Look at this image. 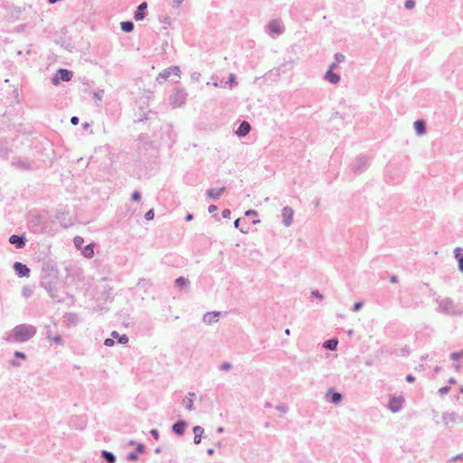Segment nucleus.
Returning a JSON list of instances; mask_svg holds the SVG:
<instances>
[{
  "label": "nucleus",
  "instance_id": "a211bd4d",
  "mask_svg": "<svg viewBox=\"0 0 463 463\" xmlns=\"http://www.w3.org/2000/svg\"><path fill=\"white\" fill-rule=\"evenodd\" d=\"M269 28L270 32L274 33H279L281 32L280 24L276 21L271 22L269 24Z\"/></svg>",
  "mask_w": 463,
  "mask_h": 463
},
{
  "label": "nucleus",
  "instance_id": "ea45409f",
  "mask_svg": "<svg viewBox=\"0 0 463 463\" xmlns=\"http://www.w3.org/2000/svg\"><path fill=\"white\" fill-rule=\"evenodd\" d=\"M53 340H54L55 342H57V343L61 342V336H55V337L53 338Z\"/></svg>",
  "mask_w": 463,
  "mask_h": 463
},
{
  "label": "nucleus",
  "instance_id": "6ab92c4d",
  "mask_svg": "<svg viewBox=\"0 0 463 463\" xmlns=\"http://www.w3.org/2000/svg\"><path fill=\"white\" fill-rule=\"evenodd\" d=\"M83 255L86 257V258H92L93 255H94V250H93V246L90 244V245H88L84 248L83 250Z\"/></svg>",
  "mask_w": 463,
  "mask_h": 463
},
{
  "label": "nucleus",
  "instance_id": "49530a36",
  "mask_svg": "<svg viewBox=\"0 0 463 463\" xmlns=\"http://www.w3.org/2000/svg\"><path fill=\"white\" fill-rule=\"evenodd\" d=\"M177 1V4H181L183 2V0H176Z\"/></svg>",
  "mask_w": 463,
  "mask_h": 463
},
{
  "label": "nucleus",
  "instance_id": "f3484780",
  "mask_svg": "<svg viewBox=\"0 0 463 463\" xmlns=\"http://www.w3.org/2000/svg\"><path fill=\"white\" fill-rule=\"evenodd\" d=\"M184 429H185V424L181 421L174 424V426H173V430L179 435H182L184 433Z\"/></svg>",
  "mask_w": 463,
  "mask_h": 463
},
{
  "label": "nucleus",
  "instance_id": "2f4dec72",
  "mask_svg": "<svg viewBox=\"0 0 463 463\" xmlns=\"http://www.w3.org/2000/svg\"><path fill=\"white\" fill-rule=\"evenodd\" d=\"M335 60L336 61L340 62V61H343L345 60V56L343 54H335Z\"/></svg>",
  "mask_w": 463,
  "mask_h": 463
},
{
  "label": "nucleus",
  "instance_id": "f03ea898",
  "mask_svg": "<svg viewBox=\"0 0 463 463\" xmlns=\"http://www.w3.org/2000/svg\"><path fill=\"white\" fill-rule=\"evenodd\" d=\"M404 402V399L403 397L402 396H398V397H392L390 399V402H389V409L392 411V412H397L401 410L402 404Z\"/></svg>",
  "mask_w": 463,
  "mask_h": 463
},
{
  "label": "nucleus",
  "instance_id": "6e6552de",
  "mask_svg": "<svg viewBox=\"0 0 463 463\" xmlns=\"http://www.w3.org/2000/svg\"><path fill=\"white\" fill-rule=\"evenodd\" d=\"M250 130V125L247 121H243L238 128L236 134L240 137L246 136Z\"/></svg>",
  "mask_w": 463,
  "mask_h": 463
},
{
  "label": "nucleus",
  "instance_id": "5701e85b",
  "mask_svg": "<svg viewBox=\"0 0 463 463\" xmlns=\"http://www.w3.org/2000/svg\"><path fill=\"white\" fill-rule=\"evenodd\" d=\"M176 285L180 288H184L188 284V280L183 277H180L175 281Z\"/></svg>",
  "mask_w": 463,
  "mask_h": 463
},
{
  "label": "nucleus",
  "instance_id": "1a4fd4ad",
  "mask_svg": "<svg viewBox=\"0 0 463 463\" xmlns=\"http://www.w3.org/2000/svg\"><path fill=\"white\" fill-rule=\"evenodd\" d=\"M58 74L60 75V80L63 81H69L72 77V72L65 69H60Z\"/></svg>",
  "mask_w": 463,
  "mask_h": 463
},
{
  "label": "nucleus",
  "instance_id": "79ce46f5",
  "mask_svg": "<svg viewBox=\"0 0 463 463\" xmlns=\"http://www.w3.org/2000/svg\"><path fill=\"white\" fill-rule=\"evenodd\" d=\"M222 369H225V370H228L230 369L231 365L230 364H222Z\"/></svg>",
  "mask_w": 463,
  "mask_h": 463
},
{
  "label": "nucleus",
  "instance_id": "a19ab883",
  "mask_svg": "<svg viewBox=\"0 0 463 463\" xmlns=\"http://www.w3.org/2000/svg\"><path fill=\"white\" fill-rule=\"evenodd\" d=\"M391 282H392V283H395V282H397V277L392 276V277L391 278Z\"/></svg>",
  "mask_w": 463,
  "mask_h": 463
},
{
  "label": "nucleus",
  "instance_id": "58836bf2",
  "mask_svg": "<svg viewBox=\"0 0 463 463\" xmlns=\"http://www.w3.org/2000/svg\"><path fill=\"white\" fill-rule=\"evenodd\" d=\"M151 433L153 434V436H155V438H156V439H157V437H158V431H157L156 430H153L151 431Z\"/></svg>",
  "mask_w": 463,
  "mask_h": 463
},
{
  "label": "nucleus",
  "instance_id": "0eeeda50",
  "mask_svg": "<svg viewBox=\"0 0 463 463\" xmlns=\"http://www.w3.org/2000/svg\"><path fill=\"white\" fill-rule=\"evenodd\" d=\"M225 188L224 187H217V188H212L210 189L208 192H207V195L213 199V200H216L218 198L221 197V195L223 194Z\"/></svg>",
  "mask_w": 463,
  "mask_h": 463
},
{
  "label": "nucleus",
  "instance_id": "72a5a7b5",
  "mask_svg": "<svg viewBox=\"0 0 463 463\" xmlns=\"http://www.w3.org/2000/svg\"><path fill=\"white\" fill-rule=\"evenodd\" d=\"M71 124H73V125H77V124L79 123V118H78L77 117H72V118H71Z\"/></svg>",
  "mask_w": 463,
  "mask_h": 463
},
{
  "label": "nucleus",
  "instance_id": "dca6fc26",
  "mask_svg": "<svg viewBox=\"0 0 463 463\" xmlns=\"http://www.w3.org/2000/svg\"><path fill=\"white\" fill-rule=\"evenodd\" d=\"M414 128L419 135H422L425 131V124L422 120H417L414 122Z\"/></svg>",
  "mask_w": 463,
  "mask_h": 463
},
{
  "label": "nucleus",
  "instance_id": "20e7f679",
  "mask_svg": "<svg viewBox=\"0 0 463 463\" xmlns=\"http://www.w3.org/2000/svg\"><path fill=\"white\" fill-rule=\"evenodd\" d=\"M14 269L20 277H29L30 275V269L21 262H15Z\"/></svg>",
  "mask_w": 463,
  "mask_h": 463
},
{
  "label": "nucleus",
  "instance_id": "c85d7f7f",
  "mask_svg": "<svg viewBox=\"0 0 463 463\" xmlns=\"http://www.w3.org/2000/svg\"><path fill=\"white\" fill-rule=\"evenodd\" d=\"M105 345L112 346L114 345V340L110 338H107L104 342Z\"/></svg>",
  "mask_w": 463,
  "mask_h": 463
},
{
  "label": "nucleus",
  "instance_id": "f704fd0d",
  "mask_svg": "<svg viewBox=\"0 0 463 463\" xmlns=\"http://www.w3.org/2000/svg\"><path fill=\"white\" fill-rule=\"evenodd\" d=\"M361 307H362V303H361V302H356V303L354 304V309L355 311H358V310L361 308Z\"/></svg>",
  "mask_w": 463,
  "mask_h": 463
},
{
  "label": "nucleus",
  "instance_id": "a878e982",
  "mask_svg": "<svg viewBox=\"0 0 463 463\" xmlns=\"http://www.w3.org/2000/svg\"><path fill=\"white\" fill-rule=\"evenodd\" d=\"M414 5H415V3H414V1H413V0H408V1H406V3H405V7H406L407 9H411V8H413V7H414Z\"/></svg>",
  "mask_w": 463,
  "mask_h": 463
},
{
  "label": "nucleus",
  "instance_id": "bb28decb",
  "mask_svg": "<svg viewBox=\"0 0 463 463\" xmlns=\"http://www.w3.org/2000/svg\"><path fill=\"white\" fill-rule=\"evenodd\" d=\"M118 342L120 344H127L128 342V337L126 335H123L118 337Z\"/></svg>",
  "mask_w": 463,
  "mask_h": 463
},
{
  "label": "nucleus",
  "instance_id": "f257e3e1",
  "mask_svg": "<svg viewBox=\"0 0 463 463\" xmlns=\"http://www.w3.org/2000/svg\"><path fill=\"white\" fill-rule=\"evenodd\" d=\"M35 330L30 326L20 325L14 327L13 335L15 340L24 342L34 335Z\"/></svg>",
  "mask_w": 463,
  "mask_h": 463
},
{
  "label": "nucleus",
  "instance_id": "c756f323",
  "mask_svg": "<svg viewBox=\"0 0 463 463\" xmlns=\"http://www.w3.org/2000/svg\"><path fill=\"white\" fill-rule=\"evenodd\" d=\"M132 198L134 201H138L140 199V194L138 192H134L132 194Z\"/></svg>",
  "mask_w": 463,
  "mask_h": 463
},
{
  "label": "nucleus",
  "instance_id": "423d86ee",
  "mask_svg": "<svg viewBox=\"0 0 463 463\" xmlns=\"http://www.w3.org/2000/svg\"><path fill=\"white\" fill-rule=\"evenodd\" d=\"M160 76L164 78L165 80L169 79L171 76H175L177 78L180 77V70L178 67H170L166 70H165Z\"/></svg>",
  "mask_w": 463,
  "mask_h": 463
},
{
  "label": "nucleus",
  "instance_id": "f8f14e48",
  "mask_svg": "<svg viewBox=\"0 0 463 463\" xmlns=\"http://www.w3.org/2000/svg\"><path fill=\"white\" fill-rule=\"evenodd\" d=\"M331 395V402L335 404H338L342 401V395L339 392H335L333 391H328L326 396Z\"/></svg>",
  "mask_w": 463,
  "mask_h": 463
},
{
  "label": "nucleus",
  "instance_id": "4c0bfd02",
  "mask_svg": "<svg viewBox=\"0 0 463 463\" xmlns=\"http://www.w3.org/2000/svg\"><path fill=\"white\" fill-rule=\"evenodd\" d=\"M111 335H112L114 338H117L118 340V337L120 336V335H118V332H116V331H113V332H112V334H111Z\"/></svg>",
  "mask_w": 463,
  "mask_h": 463
},
{
  "label": "nucleus",
  "instance_id": "c9c22d12",
  "mask_svg": "<svg viewBox=\"0 0 463 463\" xmlns=\"http://www.w3.org/2000/svg\"><path fill=\"white\" fill-rule=\"evenodd\" d=\"M15 356H17V357H21V358H23V359H24V358H25L24 354H23V353H21V352H15Z\"/></svg>",
  "mask_w": 463,
  "mask_h": 463
},
{
  "label": "nucleus",
  "instance_id": "393cba45",
  "mask_svg": "<svg viewBox=\"0 0 463 463\" xmlns=\"http://www.w3.org/2000/svg\"><path fill=\"white\" fill-rule=\"evenodd\" d=\"M83 238L80 237V236H77L75 237L74 239V242H75V245L79 248L81 247L82 243H83Z\"/></svg>",
  "mask_w": 463,
  "mask_h": 463
},
{
  "label": "nucleus",
  "instance_id": "4468645a",
  "mask_svg": "<svg viewBox=\"0 0 463 463\" xmlns=\"http://www.w3.org/2000/svg\"><path fill=\"white\" fill-rule=\"evenodd\" d=\"M194 443L198 444L201 441V437L203 433V429L200 426H195L194 428Z\"/></svg>",
  "mask_w": 463,
  "mask_h": 463
},
{
  "label": "nucleus",
  "instance_id": "473e14b6",
  "mask_svg": "<svg viewBox=\"0 0 463 463\" xmlns=\"http://www.w3.org/2000/svg\"><path fill=\"white\" fill-rule=\"evenodd\" d=\"M406 381H407L408 383H412V382H414V381H415V377H414V376H412V375H411V374H409V375H407V376H406Z\"/></svg>",
  "mask_w": 463,
  "mask_h": 463
},
{
  "label": "nucleus",
  "instance_id": "7c9ffc66",
  "mask_svg": "<svg viewBox=\"0 0 463 463\" xmlns=\"http://www.w3.org/2000/svg\"><path fill=\"white\" fill-rule=\"evenodd\" d=\"M449 387H448V386H446V387H442V388H440V389L439 390V392L440 394H445V393H447V392H449Z\"/></svg>",
  "mask_w": 463,
  "mask_h": 463
},
{
  "label": "nucleus",
  "instance_id": "4be33fe9",
  "mask_svg": "<svg viewBox=\"0 0 463 463\" xmlns=\"http://www.w3.org/2000/svg\"><path fill=\"white\" fill-rule=\"evenodd\" d=\"M456 259L458 261V268L463 272V253L458 249L456 250Z\"/></svg>",
  "mask_w": 463,
  "mask_h": 463
},
{
  "label": "nucleus",
  "instance_id": "de8ad7c7",
  "mask_svg": "<svg viewBox=\"0 0 463 463\" xmlns=\"http://www.w3.org/2000/svg\"><path fill=\"white\" fill-rule=\"evenodd\" d=\"M286 334H287V335H288V334H289V330H288V329H287V330H286Z\"/></svg>",
  "mask_w": 463,
  "mask_h": 463
},
{
  "label": "nucleus",
  "instance_id": "b1692460",
  "mask_svg": "<svg viewBox=\"0 0 463 463\" xmlns=\"http://www.w3.org/2000/svg\"><path fill=\"white\" fill-rule=\"evenodd\" d=\"M103 455L108 459V461L109 463H114L115 462V457L110 452L103 451Z\"/></svg>",
  "mask_w": 463,
  "mask_h": 463
},
{
  "label": "nucleus",
  "instance_id": "a18cd8bd",
  "mask_svg": "<svg viewBox=\"0 0 463 463\" xmlns=\"http://www.w3.org/2000/svg\"><path fill=\"white\" fill-rule=\"evenodd\" d=\"M51 4L56 3L58 0H48Z\"/></svg>",
  "mask_w": 463,
  "mask_h": 463
},
{
  "label": "nucleus",
  "instance_id": "37998d69",
  "mask_svg": "<svg viewBox=\"0 0 463 463\" xmlns=\"http://www.w3.org/2000/svg\"><path fill=\"white\" fill-rule=\"evenodd\" d=\"M52 81H53V83H54L55 85L59 84V82H60L59 79H56V78H54V79L52 80Z\"/></svg>",
  "mask_w": 463,
  "mask_h": 463
},
{
  "label": "nucleus",
  "instance_id": "ddd939ff",
  "mask_svg": "<svg viewBox=\"0 0 463 463\" xmlns=\"http://www.w3.org/2000/svg\"><path fill=\"white\" fill-rule=\"evenodd\" d=\"M218 316H219V313L210 312V313H207L206 315H204L203 320L205 323L211 324L213 322L217 321Z\"/></svg>",
  "mask_w": 463,
  "mask_h": 463
},
{
  "label": "nucleus",
  "instance_id": "9d476101",
  "mask_svg": "<svg viewBox=\"0 0 463 463\" xmlns=\"http://www.w3.org/2000/svg\"><path fill=\"white\" fill-rule=\"evenodd\" d=\"M9 241L12 244H16V247L18 249H21V248H23L24 246V241L21 237H19L17 235H12L9 238Z\"/></svg>",
  "mask_w": 463,
  "mask_h": 463
},
{
  "label": "nucleus",
  "instance_id": "412c9836",
  "mask_svg": "<svg viewBox=\"0 0 463 463\" xmlns=\"http://www.w3.org/2000/svg\"><path fill=\"white\" fill-rule=\"evenodd\" d=\"M120 25L121 29L127 33H129L134 29V24L132 22H122Z\"/></svg>",
  "mask_w": 463,
  "mask_h": 463
},
{
  "label": "nucleus",
  "instance_id": "aec40b11",
  "mask_svg": "<svg viewBox=\"0 0 463 463\" xmlns=\"http://www.w3.org/2000/svg\"><path fill=\"white\" fill-rule=\"evenodd\" d=\"M337 340L330 339L324 343V346L330 350H335L337 346Z\"/></svg>",
  "mask_w": 463,
  "mask_h": 463
},
{
  "label": "nucleus",
  "instance_id": "9b49d317",
  "mask_svg": "<svg viewBox=\"0 0 463 463\" xmlns=\"http://www.w3.org/2000/svg\"><path fill=\"white\" fill-rule=\"evenodd\" d=\"M146 7H147V5L146 2H144L138 5L137 11L135 14L136 20H143L144 19L145 14L143 13V10L146 9Z\"/></svg>",
  "mask_w": 463,
  "mask_h": 463
},
{
  "label": "nucleus",
  "instance_id": "c03bdc74",
  "mask_svg": "<svg viewBox=\"0 0 463 463\" xmlns=\"http://www.w3.org/2000/svg\"><path fill=\"white\" fill-rule=\"evenodd\" d=\"M192 219H193V215H192V214H188V215L186 216V220H187V221H190V220H192Z\"/></svg>",
  "mask_w": 463,
  "mask_h": 463
},
{
  "label": "nucleus",
  "instance_id": "39448f33",
  "mask_svg": "<svg viewBox=\"0 0 463 463\" xmlns=\"http://www.w3.org/2000/svg\"><path fill=\"white\" fill-rule=\"evenodd\" d=\"M335 68H336V64L335 63L331 64V66L329 67L328 71L326 74V79L330 83H333V84L337 83L339 81V80H340V77L337 74L333 72V70H335Z\"/></svg>",
  "mask_w": 463,
  "mask_h": 463
},
{
  "label": "nucleus",
  "instance_id": "7ed1b4c3",
  "mask_svg": "<svg viewBox=\"0 0 463 463\" xmlns=\"http://www.w3.org/2000/svg\"><path fill=\"white\" fill-rule=\"evenodd\" d=\"M294 212L290 207H284L282 209L283 223L289 226L293 220Z\"/></svg>",
  "mask_w": 463,
  "mask_h": 463
},
{
  "label": "nucleus",
  "instance_id": "cd10ccee",
  "mask_svg": "<svg viewBox=\"0 0 463 463\" xmlns=\"http://www.w3.org/2000/svg\"><path fill=\"white\" fill-rule=\"evenodd\" d=\"M154 218V211L153 210H149L146 213V220H152Z\"/></svg>",
  "mask_w": 463,
  "mask_h": 463
},
{
  "label": "nucleus",
  "instance_id": "2eb2a0df",
  "mask_svg": "<svg viewBox=\"0 0 463 463\" xmlns=\"http://www.w3.org/2000/svg\"><path fill=\"white\" fill-rule=\"evenodd\" d=\"M194 396V394H189V396L185 397L184 400H183V405L187 409V410H192L193 408V405H194V399L193 397Z\"/></svg>",
  "mask_w": 463,
  "mask_h": 463
},
{
  "label": "nucleus",
  "instance_id": "e433bc0d",
  "mask_svg": "<svg viewBox=\"0 0 463 463\" xmlns=\"http://www.w3.org/2000/svg\"><path fill=\"white\" fill-rule=\"evenodd\" d=\"M217 210V207L215 205L209 206V212L213 213Z\"/></svg>",
  "mask_w": 463,
  "mask_h": 463
}]
</instances>
